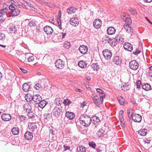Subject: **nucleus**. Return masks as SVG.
Segmentation results:
<instances>
[{"label": "nucleus", "instance_id": "f257e3e1", "mask_svg": "<svg viewBox=\"0 0 152 152\" xmlns=\"http://www.w3.org/2000/svg\"><path fill=\"white\" fill-rule=\"evenodd\" d=\"M79 120L80 124L86 127L88 126L92 122L91 117L87 115H81L79 118Z\"/></svg>", "mask_w": 152, "mask_h": 152}, {"label": "nucleus", "instance_id": "f03ea898", "mask_svg": "<svg viewBox=\"0 0 152 152\" xmlns=\"http://www.w3.org/2000/svg\"><path fill=\"white\" fill-rule=\"evenodd\" d=\"M63 111L62 108L55 107L53 110V115L56 118H58L62 115Z\"/></svg>", "mask_w": 152, "mask_h": 152}, {"label": "nucleus", "instance_id": "7ed1b4c3", "mask_svg": "<svg viewBox=\"0 0 152 152\" xmlns=\"http://www.w3.org/2000/svg\"><path fill=\"white\" fill-rule=\"evenodd\" d=\"M9 8L11 11L12 16H17L20 13V10L18 9H16L12 4H10L9 6Z\"/></svg>", "mask_w": 152, "mask_h": 152}, {"label": "nucleus", "instance_id": "20e7f679", "mask_svg": "<svg viewBox=\"0 0 152 152\" xmlns=\"http://www.w3.org/2000/svg\"><path fill=\"white\" fill-rule=\"evenodd\" d=\"M139 65L138 62L135 60L131 61L129 64V67L131 69L134 70L137 69L139 67Z\"/></svg>", "mask_w": 152, "mask_h": 152}, {"label": "nucleus", "instance_id": "39448f33", "mask_svg": "<svg viewBox=\"0 0 152 152\" xmlns=\"http://www.w3.org/2000/svg\"><path fill=\"white\" fill-rule=\"evenodd\" d=\"M104 58L107 59H110L112 56V53L108 49H105L102 52Z\"/></svg>", "mask_w": 152, "mask_h": 152}, {"label": "nucleus", "instance_id": "423d86ee", "mask_svg": "<svg viewBox=\"0 0 152 152\" xmlns=\"http://www.w3.org/2000/svg\"><path fill=\"white\" fill-rule=\"evenodd\" d=\"M55 65L56 68L58 69H62L64 66V64L62 60L59 59L56 61Z\"/></svg>", "mask_w": 152, "mask_h": 152}, {"label": "nucleus", "instance_id": "0eeeda50", "mask_svg": "<svg viewBox=\"0 0 152 152\" xmlns=\"http://www.w3.org/2000/svg\"><path fill=\"white\" fill-rule=\"evenodd\" d=\"M132 119L135 122L139 123L142 120V116L140 114L135 113L133 114Z\"/></svg>", "mask_w": 152, "mask_h": 152}, {"label": "nucleus", "instance_id": "6e6552de", "mask_svg": "<svg viewBox=\"0 0 152 152\" xmlns=\"http://www.w3.org/2000/svg\"><path fill=\"white\" fill-rule=\"evenodd\" d=\"M121 18L125 22L127 23V24L129 25L131 23L132 20L131 18L128 15H126L125 14H123L122 15Z\"/></svg>", "mask_w": 152, "mask_h": 152}, {"label": "nucleus", "instance_id": "1a4fd4ad", "mask_svg": "<svg viewBox=\"0 0 152 152\" xmlns=\"http://www.w3.org/2000/svg\"><path fill=\"white\" fill-rule=\"evenodd\" d=\"M70 24L73 26H76L79 24V20L77 18H71L70 20Z\"/></svg>", "mask_w": 152, "mask_h": 152}, {"label": "nucleus", "instance_id": "9d476101", "mask_svg": "<svg viewBox=\"0 0 152 152\" xmlns=\"http://www.w3.org/2000/svg\"><path fill=\"white\" fill-rule=\"evenodd\" d=\"M88 48L85 45H82L79 48L80 52L83 54H85L87 52Z\"/></svg>", "mask_w": 152, "mask_h": 152}, {"label": "nucleus", "instance_id": "9b49d317", "mask_svg": "<svg viewBox=\"0 0 152 152\" xmlns=\"http://www.w3.org/2000/svg\"><path fill=\"white\" fill-rule=\"evenodd\" d=\"M23 109L24 111L26 113L31 111L32 110L31 103H26L24 104L23 106Z\"/></svg>", "mask_w": 152, "mask_h": 152}, {"label": "nucleus", "instance_id": "f8f14e48", "mask_svg": "<svg viewBox=\"0 0 152 152\" xmlns=\"http://www.w3.org/2000/svg\"><path fill=\"white\" fill-rule=\"evenodd\" d=\"M124 49L128 51L131 52L133 49V46L129 42L125 43L124 45Z\"/></svg>", "mask_w": 152, "mask_h": 152}, {"label": "nucleus", "instance_id": "ddd939ff", "mask_svg": "<svg viewBox=\"0 0 152 152\" xmlns=\"http://www.w3.org/2000/svg\"><path fill=\"white\" fill-rule=\"evenodd\" d=\"M41 100L42 97L40 95L36 94L33 96V102L35 104H38Z\"/></svg>", "mask_w": 152, "mask_h": 152}, {"label": "nucleus", "instance_id": "4468645a", "mask_svg": "<svg viewBox=\"0 0 152 152\" xmlns=\"http://www.w3.org/2000/svg\"><path fill=\"white\" fill-rule=\"evenodd\" d=\"M93 25L96 28H99L102 25V21L100 19H96L94 22Z\"/></svg>", "mask_w": 152, "mask_h": 152}, {"label": "nucleus", "instance_id": "2eb2a0df", "mask_svg": "<svg viewBox=\"0 0 152 152\" xmlns=\"http://www.w3.org/2000/svg\"><path fill=\"white\" fill-rule=\"evenodd\" d=\"M44 30L47 34H51L53 31L52 27L48 26H46L44 27Z\"/></svg>", "mask_w": 152, "mask_h": 152}, {"label": "nucleus", "instance_id": "dca6fc26", "mask_svg": "<svg viewBox=\"0 0 152 152\" xmlns=\"http://www.w3.org/2000/svg\"><path fill=\"white\" fill-rule=\"evenodd\" d=\"M1 118L2 120L5 121H10L11 119V116L9 114L3 113L1 115Z\"/></svg>", "mask_w": 152, "mask_h": 152}, {"label": "nucleus", "instance_id": "f3484780", "mask_svg": "<svg viewBox=\"0 0 152 152\" xmlns=\"http://www.w3.org/2000/svg\"><path fill=\"white\" fill-rule=\"evenodd\" d=\"M124 28L126 30L127 32L129 34H132L133 32V29L128 24L125 23L124 25Z\"/></svg>", "mask_w": 152, "mask_h": 152}, {"label": "nucleus", "instance_id": "a211bd4d", "mask_svg": "<svg viewBox=\"0 0 152 152\" xmlns=\"http://www.w3.org/2000/svg\"><path fill=\"white\" fill-rule=\"evenodd\" d=\"M65 117L69 119L72 120L75 117V114L73 112L66 111L65 113Z\"/></svg>", "mask_w": 152, "mask_h": 152}, {"label": "nucleus", "instance_id": "6ab92c4d", "mask_svg": "<svg viewBox=\"0 0 152 152\" xmlns=\"http://www.w3.org/2000/svg\"><path fill=\"white\" fill-rule=\"evenodd\" d=\"M37 128L36 124L35 123H31L28 124V128L32 131H34Z\"/></svg>", "mask_w": 152, "mask_h": 152}, {"label": "nucleus", "instance_id": "aec40b11", "mask_svg": "<svg viewBox=\"0 0 152 152\" xmlns=\"http://www.w3.org/2000/svg\"><path fill=\"white\" fill-rule=\"evenodd\" d=\"M24 137L26 139L29 140H31L33 137V134L27 131L24 134Z\"/></svg>", "mask_w": 152, "mask_h": 152}, {"label": "nucleus", "instance_id": "412c9836", "mask_svg": "<svg viewBox=\"0 0 152 152\" xmlns=\"http://www.w3.org/2000/svg\"><path fill=\"white\" fill-rule=\"evenodd\" d=\"M92 98L95 105L98 107H100V100L98 97L96 96H94Z\"/></svg>", "mask_w": 152, "mask_h": 152}, {"label": "nucleus", "instance_id": "4be33fe9", "mask_svg": "<svg viewBox=\"0 0 152 152\" xmlns=\"http://www.w3.org/2000/svg\"><path fill=\"white\" fill-rule=\"evenodd\" d=\"M22 87L23 90L25 92H28L30 88V86L27 83L23 84Z\"/></svg>", "mask_w": 152, "mask_h": 152}, {"label": "nucleus", "instance_id": "5701e85b", "mask_svg": "<svg viewBox=\"0 0 152 152\" xmlns=\"http://www.w3.org/2000/svg\"><path fill=\"white\" fill-rule=\"evenodd\" d=\"M113 62L114 64L118 65L121 64L122 62V60L119 59L118 56H116L115 57L113 58Z\"/></svg>", "mask_w": 152, "mask_h": 152}, {"label": "nucleus", "instance_id": "b1692460", "mask_svg": "<svg viewBox=\"0 0 152 152\" xmlns=\"http://www.w3.org/2000/svg\"><path fill=\"white\" fill-rule=\"evenodd\" d=\"M78 66L81 68H85L87 67L86 62L83 61H80L78 64Z\"/></svg>", "mask_w": 152, "mask_h": 152}, {"label": "nucleus", "instance_id": "393cba45", "mask_svg": "<svg viewBox=\"0 0 152 152\" xmlns=\"http://www.w3.org/2000/svg\"><path fill=\"white\" fill-rule=\"evenodd\" d=\"M142 88L146 91L151 90V86L148 83L143 84L142 86Z\"/></svg>", "mask_w": 152, "mask_h": 152}, {"label": "nucleus", "instance_id": "a878e982", "mask_svg": "<svg viewBox=\"0 0 152 152\" xmlns=\"http://www.w3.org/2000/svg\"><path fill=\"white\" fill-rule=\"evenodd\" d=\"M47 103V102L44 100H41L38 104H39L38 106L42 109H43Z\"/></svg>", "mask_w": 152, "mask_h": 152}, {"label": "nucleus", "instance_id": "bb28decb", "mask_svg": "<svg viewBox=\"0 0 152 152\" xmlns=\"http://www.w3.org/2000/svg\"><path fill=\"white\" fill-rule=\"evenodd\" d=\"M115 31V28L113 27H110L107 29V32L109 35H112L114 34Z\"/></svg>", "mask_w": 152, "mask_h": 152}, {"label": "nucleus", "instance_id": "cd10ccee", "mask_svg": "<svg viewBox=\"0 0 152 152\" xmlns=\"http://www.w3.org/2000/svg\"><path fill=\"white\" fill-rule=\"evenodd\" d=\"M76 10V8L73 7H71L67 10V12L68 14H72L75 12Z\"/></svg>", "mask_w": 152, "mask_h": 152}, {"label": "nucleus", "instance_id": "c85d7f7f", "mask_svg": "<svg viewBox=\"0 0 152 152\" xmlns=\"http://www.w3.org/2000/svg\"><path fill=\"white\" fill-rule=\"evenodd\" d=\"M77 150L78 152H85L86 150V148L83 145L77 146Z\"/></svg>", "mask_w": 152, "mask_h": 152}, {"label": "nucleus", "instance_id": "c756f323", "mask_svg": "<svg viewBox=\"0 0 152 152\" xmlns=\"http://www.w3.org/2000/svg\"><path fill=\"white\" fill-rule=\"evenodd\" d=\"M26 100L27 102H31V101L33 100V96L31 95L30 94H28L26 96Z\"/></svg>", "mask_w": 152, "mask_h": 152}, {"label": "nucleus", "instance_id": "7c9ffc66", "mask_svg": "<svg viewBox=\"0 0 152 152\" xmlns=\"http://www.w3.org/2000/svg\"><path fill=\"white\" fill-rule=\"evenodd\" d=\"M92 122L93 123L96 124L100 121L99 118L96 116H94L92 117Z\"/></svg>", "mask_w": 152, "mask_h": 152}, {"label": "nucleus", "instance_id": "2f4dec72", "mask_svg": "<svg viewBox=\"0 0 152 152\" xmlns=\"http://www.w3.org/2000/svg\"><path fill=\"white\" fill-rule=\"evenodd\" d=\"M11 132L14 135H17L19 133V130L17 127H14L11 130Z\"/></svg>", "mask_w": 152, "mask_h": 152}, {"label": "nucleus", "instance_id": "473e14b6", "mask_svg": "<svg viewBox=\"0 0 152 152\" xmlns=\"http://www.w3.org/2000/svg\"><path fill=\"white\" fill-rule=\"evenodd\" d=\"M111 38H109L107 36H105V37H104L102 39V42L104 43H110V42Z\"/></svg>", "mask_w": 152, "mask_h": 152}, {"label": "nucleus", "instance_id": "72a5a7b5", "mask_svg": "<svg viewBox=\"0 0 152 152\" xmlns=\"http://www.w3.org/2000/svg\"><path fill=\"white\" fill-rule=\"evenodd\" d=\"M147 130L145 129H141L139 131L138 134L142 136H145L147 134Z\"/></svg>", "mask_w": 152, "mask_h": 152}, {"label": "nucleus", "instance_id": "f704fd0d", "mask_svg": "<svg viewBox=\"0 0 152 152\" xmlns=\"http://www.w3.org/2000/svg\"><path fill=\"white\" fill-rule=\"evenodd\" d=\"M26 58V56L24 54H20L18 57V59L22 62H24Z\"/></svg>", "mask_w": 152, "mask_h": 152}, {"label": "nucleus", "instance_id": "c9c22d12", "mask_svg": "<svg viewBox=\"0 0 152 152\" xmlns=\"http://www.w3.org/2000/svg\"><path fill=\"white\" fill-rule=\"evenodd\" d=\"M27 115L29 118H33L35 117L34 113L33 112L31 111L27 112Z\"/></svg>", "mask_w": 152, "mask_h": 152}, {"label": "nucleus", "instance_id": "e433bc0d", "mask_svg": "<svg viewBox=\"0 0 152 152\" xmlns=\"http://www.w3.org/2000/svg\"><path fill=\"white\" fill-rule=\"evenodd\" d=\"M118 41V40L117 37L115 39L111 38L110 44H111L115 46L117 45Z\"/></svg>", "mask_w": 152, "mask_h": 152}, {"label": "nucleus", "instance_id": "4c0bfd02", "mask_svg": "<svg viewBox=\"0 0 152 152\" xmlns=\"http://www.w3.org/2000/svg\"><path fill=\"white\" fill-rule=\"evenodd\" d=\"M129 85L128 83H125L121 87L122 89L124 91H127L129 89V88H129Z\"/></svg>", "mask_w": 152, "mask_h": 152}, {"label": "nucleus", "instance_id": "58836bf2", "mask_svg": "<svg viewBox=\"0 0 152 152\" xmlns=\"http://www.w3.org/2000/svg\"><path fill=\"white\" fill-rule=\"evenodd\" d=\"M62 101L60 100V99L58 98H57L54 101V103L56 104L57 106H59L60 105Z\"/></svg>", "mask_w": 152, "mask_h": 152}, {"label": "nucleus", "instance_id": "ea45409f", "mask_svg": "<svg viewBox=\"0 0 152 152\" xmlns=\"http://www.w3.org/2000/svg\"><path fill=\"white\" fill-rule=\"evenodd\" d=\"M118 101L120 104L122 105H124L125 103V99L122 96H120L118 98Z\"/></svg>", "mask_w": 152, "mask_h": 152}, {"label": "nucleus", "instance_id": "a19ab883", "mask_svg": "<svg viewBox=\"0 0 152 152\" xmlns=\"http://www.w3.org/2000/svg\"><path fill=\"white\" fill-rule=\"evenodd\" d=\"M51 117V114L50 113L44 114L43 115L42 117L44 119H45L47 120H49L50 119Z\"/></svg>", "mask_w": 152, "mask_h": 152}, {"label": "nucleus", "instance_id": "79ce46f5", "mask_svg": "<svg viewBox=\"0 0 152 152\" xmlns=\"http://www.w3.org/2000/svg\"><path fill=\"white\" fill-rule=\"evenodd\" d=\"M92 68L94 69V70L95 71H97L98 69L99 68V66L98 63L93 64L91 65Z\"/></svg>", "mask_w": 152, "mask_h": 152}, {"label": "nucleus", "instance_id": "37998d69", "mask_svg": "<svg viewBox=\"0 0 152 152\" xmlns=\"http://www.w3.org/2000/svg\"><path fill=\"white\" fill-rule=\"evenodd\" d=\"M104 131L102 130H99L97 132V134L99 137H102L105 134H104Z\"/></svg>", "mask_w": 152, "mask_h": 152}, {"label": "nucleus", "instance_id": "c03bdc74", "mask_svg": "<svg viewBox=\"0 0 152 152\" xmlns=\"http://www.w3.org/2000/svg\"><path fill=\"white\" fill-rule=\"evenodd\" d=\"M116 37L120 43H123L124 42V39L122 36L121 37V35H118Z\"/></svg>", "mask_w": 152, "mask_h": 152}, {"label": "nucleus", "instance_id": "a18cd8bd", "mask_svg": "<svg viewBox=\"0 0 152 152\" xmlns=\"http://www.w3.org/2000/svg\"><path fill=\"white\" fill-rule=\"evenodd\" d=\"M64 47L66 49H69L70 48V42L68 41H66L65 42Z\"/></svg>", "mask_w": 152, "mask_h": 152}, {"label": "nucleus", "instance_id": "49530a36", "mask_svg": "<svg viewBox=\"0 0 152 152\" xmlns=\"http://www.w3.org/2000/svg\"><path fill=\"white\" fill-rule=\"evenodd\" d=\"M29 26L30 27H32L36 25L35 22L33 20H30L28 23Z\"/></svg>", "mask_w": 152, "mask_h": 152}, {"label": "nucleus", "instance_id": "de8ad7c7", "mask_svg": "<svg viewBox=\"0 0 152 152\" xmlns=\"http://www.w3.org/2000/svg\"><path fill=\"white\" fill-rule=\"evenodd\" d=\"M88 145L89 146L92 147L93 148H95L96 146L95 142L93 141L89 142Z\"/></svg>", "mask_w": 152, "mask_h": 152}, {"label": "nucleus", "instance_id": "09e8293b", "mask_svg": "<svg viewBox=\"0 0 152 152\" xmlns=\"http://www.w3.org/2000/svg\"><path fill=\"white\" fill-rule=\"evenodd\" d=\"M34 88L37 90H40L42 88L41 85L39 83L36 84L34 87Z\"/></svg>", "mask_w": 152, "mask_h": 152}, {"label": "nucleus", "instance_id": "8fccbe9b", "mask_svg": "<svg viewBox=\"0 0 152 152\" xmlns=\"http://www.w3.org/2000/svg\"><path fill=\"white\" fill-rule=\"evenodd\" d=\"M8 10V9L7 8L3 9L1 10L0 11V15H4Z\"/></svg>", "mask_w": 152, "mask_h": 152}, {"label": "nucleus", "instance_id": "3c124183", "mask_svg": "<svg viewBox=\"0 0 152 152\" xmlns=\"http://www.w3.org/2000/svg\"><path fill=\"white\" fill-rule=\"evenodd\" d=\"M63 103L66 105H68L72 103V102L70 100L66 99L64 100Z\"/></svg>", "mask_w": 152, "mask_h": 152}, {"label": "nucleus", "instance_id": "603ef678", "mask_svg": "<svg viewBox=\"0 0 152 152\" xmlns=\"http://www.w3.org/2000/svg\"><path fill=\"white\" fill-rule=\"evenodd\" d=\"M18 118L19 119V120L21 122L24 121H25L26 119V116L23 115H19Z\"/></svg>", "mask_w": 152, "mask_h": 152}, {"label": "nucleus", "instance_id": "864d4df0", "mask_svg": "<svg viewBox=\"0 0 152 152\" xmlns=\"http://www.w3.org/2000/svg\"><path fill=\"white\" fill-rule=\"evenodd\" d=\"M44 5L47 6L49 7L50 8H52L54 6L55 4H52L50 3H48L45 2L44 3Z\"/></svg>", "mask_w": 152, "mask_h": 152}, {"label": "nucleus", "instance_id": "5fc2aeb1", "mask_svg": "<svg viewBox=\"0 0 152 152\" xmlns=\"http://www.w3.org/2000/svg\"><path fill=\"white\" fill-rule=\"evenodd\" d=\"M124 111L122 110H121L120 111L119 113V117L121 118V121H123V120H124Z\"/></svg>", "mask_w": 152, "mask_h": 152}, {"label": "nucleus", "instance_id": "6e6d98bb", "mask_svg": "<svg viewBox=\"0 0 152 152\" xmlns=\"http://www.w3.org/2000/svg\"><path fill=\"white\" fill-rule=\"evenodd\" d=\"M130 109L128 110L127 111V113L128 117L130 119H131L132 118L133 116V113L130 112Z\"/></svg>", "mask_w": 152, "mask_h": 152}, {"label": "nucleus", "instance_id": "4d7b16f0", "mask_svg": "<svg viewBox=\"0 0 152 152\" xmlns=\"http://www.w3.org/2000/svg\"><path fill=\"white\" fill-rule=\"evenodd\" d=\"M136 85L137 88L140 89V86L141 85V83L140 80L137 81L136 83Z\"/></svg>", "mask_w": 152, "mask_h": 152}, {"label": "nucleus", "instance_id": "13d9d810", "mask_svg": "<svg viewBox=\"0 0 152 152\" xmlns=\"http://www.w3.org/2000/svg\"><path fill=\"white\" fill-rule=\"evenodd\" d=\"M10 30L11 31V33H15L16 31V29L15 28V26H14L13 27H11L10 28Z\"/></svg>", "mask_w": 152, "mask_h": 152}, {"label": "nucleus", "instance_id": "bf43d9fd", "mask_svg": "<svg viewBox=\"0 0 152 152\" xmlns=\"http://www.w3.org/2000/svg\"><path fill=\"white\" fill-rule=\"evenodd\" d=\"M5 38V36L4 34L0 33V40H3Z\"/></svg>", "mask_w": 152, "mask_h": 152}, {"label": "nucleus", "instance_id": "052dcab7", "mask_svg": "<svg viewBox=\"0 0 152 152\" xmlns=\"http://www.w3.org/2000/svg\"><path fill=\"white\" fill-rule=\"evenodd\" d=\"M61 16L60 15L59 17H58V24L59 27V28L60 29H62L61 26V23L60 21V19Z\"/></svg>", "mask_w": 152, "mask_h": 152}, {"label": "nucleus", "instance_id": "680f3d73", "mask_svg": "<svg viewBox=\"0 0 152 152\" xmlns=\"http://www.w3.org/2000/svg\"><path fill=\"white\" fill-rule=\"evenodd\" d=\"M96 91L100 94H104L103 91L100 88H97L96 89Z\"/></svg>", "mask_w": 152, "mask_h": 152}, {"label": "nucleus", "instance_id": "e2e57ef3", "mask_svg": "<svg viewBox=\"0 0 152 152\" xmlns=\"http://www.w3.org/2000/svg\"><path fill=\"white\" fill-rule=\"evenodd\" d=\"M34 60V57L33 56H31L29 57L28 58V62H31L33 61Z\"/></svg>", "mask_w": 152, "mask_h": 152}, {"label": "nucleus", "instance_id": "0e129e2a", "mask_svg": "<svg viewBox=\"0 0 152 152\" xmlns=\"http://www.w3.org/2000/svg\"><path fill=\"white\" fill-rule=\"evenodd\" d=\"M140 50H137L134 53H133L136 55H137L138 54L140 53Z\"/></svg>", "mask_w": 152, "mask_h": 152}, {"label": "nucleus", "instance_id": "69168bd1", "mask_svg": "<svg viewBox=\"0 0 152 152\" xmlns=\"http://www.w3.org/2000/svg\"><path fill=\"white\" fill-rule=\"evenodd\" d=\"M64 151H65L67 150H69L70 148V147L69 146H66L65 145H64Z\"/></svg>", "mask_w": 152, "mask_h": 152}, {"label": "nucleus", "instance_id": "338daca9", "mask_svg": "<svg viewBox=\"0 0 152 152\" xmlns=\"http://www.w3.org/2000/svg\"><path fill=\"white\" fill-rule=\"evenodd\" d=\"M131 13L133 15H135L136 14V11L135 10H132L130 11Z\"/></svg>", "mask_w": 152, "mask_h": 152}, {"label": "nucleus", "instance_id": "774afa93", "mask_svg": "<svg viewBox=\"0 0 152 152\" xmlns=\"http://www.w3.org/2000/svg\"><path fill=\"white\" fill-rule=\"evenodd\" d=\"M145 18L146 19V20L150 23L151 24V25H152V22H151L150 20L148 19V18L147 17H145Z\"/></svg>", "mask_w": 152, "mask_h": 152}]
</instances>
